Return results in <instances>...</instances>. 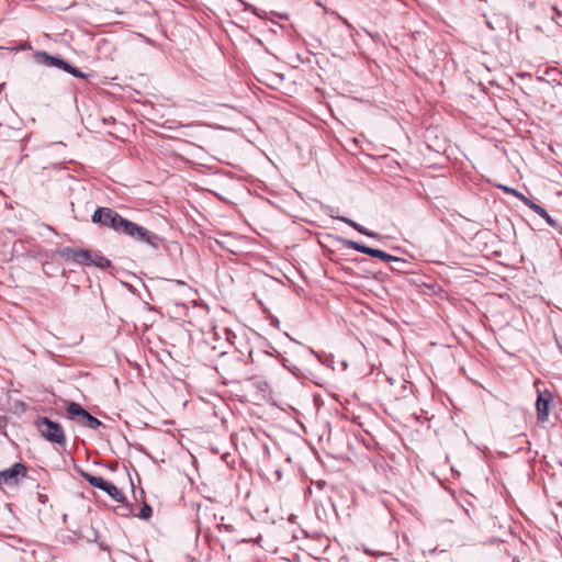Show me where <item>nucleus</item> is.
<instances>
[{
	"mask_svg": "<svg viewBox=\"0 0 562 562\" xmlns=\"http://www.w3.org/2000/svg\"><path fill=\"white\" fill-rule=\"evenodd\" d=\"M41 435L50 442L64 445L66 442L63 427L47 417H41L35 423Z\"/></svg>",
	"mask_w": 562,
	"mask_h": 562,
	"instance_id": "obj_1",
	"label": "nucleus"
},
{
	"mask_svg": "<svg viewBox=\"0 0 562 562\" xmlns=\"http://www.w3.org/2000/svg\"><path fill=\"white\" fill-rule=\"evenodd\" d=\"M121 232L136 240L148 244L154 248H157L160 241L159 237L155 233L128 220Z\"/></svg>",
	"mask_w": 562,
	"mask_h": 562,
	"instance_id": "obj_2",
	"label": "nucleus"
},
{
	"mask_svg": "<svg viewBox=\"0 0 562 562\" xmlns=\"http://www.w3.org/2000/svg\"><path fill=\"white\" fill-rule=\"evenodd\" d=\"M92 221L121 232L127 220L123 218L112 209L99 207L94 211Z\"/></svg>",
	"mask_w": 562,
	"mask_h": 562,
	"instance_id": "obj_3",
	"label": "nucleus"
},
{
	"mask_svg": "<svg viewBox=\"0 0 562 562\" xmlns=\"http://www.w3.org/2000/svg\"><path fill=\"white\" fill-rule=\"evenodd\" d=\"M67 412L69 416L77 423L87 426L90 429H97L101 422L90 415L80 404L76 402H69L67 405Z\"/></svg>",
	"mask_w": 562,
	"mask_h": 562,
	"instance_id": "obj_4",
	"label": "nucleus"
},
{
	"mask_svg": "<svg viewBox=\"0 0 562 562\" xmlns=\"http://www.w3.org/2000/svg\"><path fill=\"white\" fill-rule=\"evenodd\" d=\"M342 244L347 247V248H350V249H353L358 252H361V254H366V255H369L371 257H374V258H379L383 261H401L400 258L395 257V256H392L385 251H382L380 249H374V248H371V247H368V246H364L362 244H359L357 241H353V240H349V239H342Z\"/></svg>",
	"mask_w": 562,
	"mask_h": 562,
	"instance_id": "obj_5",
	"label": "nucleus"
},
{
	"mask_svg": "<svg viewBox=\"0 0 562 562\" xmlns=\"http://www.w3.org/2000/svg\"><path fill=\"white\" fill-rule=\"evenodd\" d=\"M26 474V468L22 463H14L9 469L0 471V487L18 484Z\"/></svg>",
	"mask_w": 562,
	"mask_h": 562,
	"instance_id": "obj_6",
	"label": "nucleus"
},
{
	"mask_svg": "<svg viewBox=\"0 0 562 562\" xmlns=\"http://www.w3.org/2000/svg\"><path fill=\"white\" fill-rule=\"evenodd\" d=\"M65 254L68 259H71L72 261H75L77 263L92 266V256L93 255L88 250L72 248V249H67Z\"/></svg>",
	"mask_w": 562,
	"mask_h": 562,
	"instance_id": "obj_7",
	"label": "nucleus"
},
{
	"mask_svg": "<svg viewBox=\"0 0 562 562\" xmlns=\"http://www.w3.org/2000/svg\"><path fill=\"white\" fill-rule=\"evenodd\" d=\"M550 400H551L550 394L547 395L546 393H539V395H538L536 406H537L538 419L541 422H546L548 419Z\"/></svg>",
	"mask_w": 562,
	"mask_h": 562,
	"instance_id": "obj_8",
	"label": "nucleus"
},
{
	"mask_svg": "<svg viewBox=\"0 0 562 562\" xmlns=\"http://www.w3.org/2000/svg\"><path fill=\"white\" fill-rule=\"evenodd\" d=\"M36 58L38 61L45 64L46 66L57 67V68H60L64 70L66 69V67H68V63H66L65 60H63L60 58L50 56L45 52L38 53L36 55Z\"/></svg>",
	"mask_w": 562,
	"mask_h": 562,
	"instance_id": "obj_9",
	"label": "nucleus"
},
{
	"mask_svg": "<svg viewBox=\"0 0 562 562\" xmlns=\"http://www.w3.org/2000/svg\"><path fill=\"white\" fill-rule=\"evenodd\" d=\"M337 220L348 224L349 226H351L352 228H355L356 231H358L360 234L362 235H366L368 237H376L378 234L372 232V231H369L364 226L360 225L359 223L348 218V217H345V216H338L336 217Z\"/></svg>",
	"mask_w": 562,
	"mask_h": 562,
	"instance_id": "obj_10",
	"label": "nucleus"
},
{
	"mask_svg": "<svg viewBox=\"0 0 562 562\" xmlns=\"http://www.w3.org/2000/svg\"><path fill=\"white\" fill-rule=\"evenodd\" d=\"M531 210L542 217L551 227H557L558 222L550 216V214L539 204L531 203Z\"/></svg>",
	"mask_w": 562,
	"mask_h": 562,
	"instance_id": "obj_11",
	"label": "nucleus"
},
{
	"mask_svg": "<svg viewBox=\"0 0 562 562\" xmlns=\"http://www.w3.org/2000/svg\"><path fill=\"white\" fill-rule=\"evenodd\" d=\"M108 495H110L116 502H123L124 495L123 493L112 483L106 482L103 490Z\"/></svg>",
	"mask_w": 562,
	"mask_h": 562,
	"instance_id": "obj_12",
	"label": "nucleus"
},
{
	"mask_svg": "<svg viewBox=\"0 0 562 562\" xmlns=\"http://www.w3.org/2000/svg\"><path fill=\"white\" fill-rule=\"evenodd\" d=\"M85 477L90 483V485H92L93 487H97L99 490H103L105 483L108 482L103 477L95 476L92 474H85Z\"/></svg>",
	"mask_w": 562,
	"mask_h": 562,
	"instance_id": "obj_13",
	"label": "nucleus"
},
{
	"mask_svg": "<svg viewBox=\"0 0 562 562\" xmlns=\"http://www.w3.org/2000/svg\"><path fill=\"white\" fill-rule=\"evenodd\" d=\"M92 266L104 269V268L110 267V260L102 257L101 255H93L92 256Z\"/></svg>",
	"mask_w": 562,
	"mask_h": 562,
	"instance_id": "obj_14",
	"label": "nucleus"
},
{
	"mask_svg": "<svg viewBox=\"0 0 562 562\" xmlns=\"http://www.w3.org/2000/svg\"><path fill=\"white\" fill-rule=\"evenodd\" d=\"M512 194L518 198L520 201H522L524 204L531 210V203H535L533 201H531L530 199H528L527 196H525L524 194L519 193L516 190H512Z\"/></svg>",
	"mask_w": 562,
	"mask_h": 562,
	"instance_id": "obj_15",
	"label": "nucleus"
},
{
	"mask_svg": "<svg viewBox=\"0 0 562 562\" xmlns=\"http://www.w3.org/2000/svg\"><path fill=\"white\" fill-rule=\"evenodd\" d=\"M138 516L142 519H148L151 516V508L148 505H144L140 508Z\"/></svg>",
	"mask_w": 562,
	"mask_h": 562,
	"instance_id": "obj_16",
	"label": "nucleus"
},
{
	"mask_svg": "<svg viewBox=\"0 0 562 562\" xmlns=\"http://www.w3.org/2000/svg\"><path fill=\"white\" fill-rule=\"evenodd\" d=\"M65 71L71 74L72 76H75L77 78H83L85 77V75L79 69L72 67L69 64H68V67H66Z\"/></svg>",
	"mask_w": 562,
	"mask_h": 562,
	"instance_id": "obj_17",
	"label": "nucleus"
},
{
	"mask_svg": "<svg viewBox=\"0 0 562 562\" xmlns=\"http://www.w3.org/2000/svg\"><path fill=\"white\" fill-rule=\"evenodd\" d=\"M553 11L555 13L557 16H560L561 15V12L557 9V8H553Z\"/></svg>",
	"mask_w": 562,
	"mask_h": 562,
	"instance_id": "obj_18",
	"label": "nucleus"
},
{
	"mask_svg": "<svg viewBox=\"0 0 562 562\" xmlns=\"http://www.w3.org/2000/svg\"><path fill=\"white\" fill-rule=\"evenodd\" d=\"M503 189H504V191H506L508 193H512V190H513V189H509V188H506V187H504Z\"/></svg>",
	"mask_w": 562,
	"mask_h": 562,
	"instance_id": "obj_19",
	"label": "nucleus"
}]
</instances>
